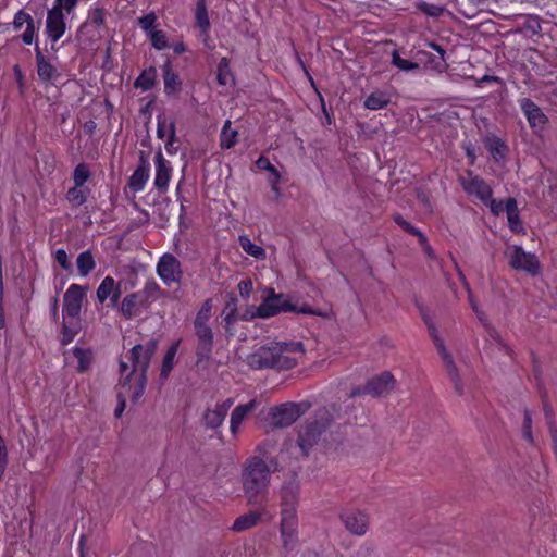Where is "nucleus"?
<instances>
[{"instance_id": "6", "label": "nucleus", "mask_w": 557, "mask_h": 557, "mask_svg": "<svg viewBox=\"0 0 557 557\" xmlns=\"http://www.w3.org/2000/svg\"><path fill=\"white\" fill-rule=\"evenodd\" d=\"M331 423L327 411H320L313 420H308L299 430L298 446L304 455H308L309 450L318 443L321 434Z\"/></svg>"}, {"instance_id": "60", "label": "nucleus", "mask_w": 557, "mask_h": 557, "mask_svg": "<svg viewBox=\"0 0 557 557\" xmlns=\"http://www.w3.org/2000/svg\"><path fill=\"white\" fill-rule=\"evenodd\" d=\"M509 226L512 231H519L521 227L520 221H519V213L515 215H507Z\"/></svg>"}, {"instance_id": "32", "label": "nucleus", "mask_w": 557, "mask_h": 557, "mask_svg": "<svg viewBox=\"0 0 557 557\" xmlns=\"http://www.w3.org/2000/svg\"><path fill=\"white\" fill-rule=\"evenodd\" d=\"M216 79L221 86H232L234 84V76L227 58H222L220 60L218 64Z\"/></svg>"}, {"instance_id": "23", "label": "nucleus", "mask_w": 557, "mask_h": 557, "mask_svg": "<svg viewBox=\"0 0 557 557\" xmlns=\"http://www.w3.org/2000/svg\"><path fill=\"white\" fill-rule=\"evenodd\" d=\"M148 178H149V164L141 157L140 164L132 174L129 182H128V186L135 193L141 191L144 189Z\"/></svg>"}, {"instance_id": "3", "label": "nucleus", "mask_w": 557, "mask_h": 557, "mask_svg": "<svg viewBox=\"0 0 557 557\" xmlns=\"http://www.w3.org/2000/svg\"><path fill=\"white\" fill-rule=\"evenodd\" d=\"M299 485L295 481L285 483L280 492V535L285 552L294 550L299 542L297 505Z\"/></svg>"}, {"instance_id": "19", "label": "nucleus", "mask_w": 557, "mask_h": 557, "mask_svg": "<svg viewBox=\"0 0 557 557\" xmlns=\"http://www.w3.org/2000/svg\"><path fill=\"white\" fill-rule=\"evenodd\" d=\"M395 385V379L391 372H383L366 383V391L373 397L388 395Z\"/></svg>"}, {"instance_id": "5", "label": "nucleus", "mask_w": 557, "mask_h": 557, "mask_svg": "<svg viewBox=\"0 0 557 557\" xmlns=\"http://www.w3.org/2000/svg\"><path fill=\"white\" fill-rule=\"evenodd\" d=\"M165 294L154 280H148L141 289L124 296L116 309L125 320H133Z\"/></svg>"}, {"instance_id": "26", "label": "nucleus", "mask_w": 557, "mask_h": 557, "mask_svg": "<svg viewBox=\"0 0 557 557\" xmlns=\"http://www.w3.org/2000/svg\"><path fill=\"white\" fill-rule=\"evenodd\" d=\"M391 103V95L385 90H375L364 100V107L369 110H380Z\"/></svg>"}, {"instance_id": "8", "label": "nucleus", "mask_w": 557, "mask_h": 557, "mask_svg": "<svg viewBox=\"0 0 557 557\" xmlns=\"http://www.w3.org/2000/svg\"><path fill=\"white\" fill-rule=\"evenodd\" d=\"M308 406L296 403H285L275 406L270 411L273 428L283 429L295 423L307 410Z\"/></svg>"}, {"instance_id": "20", "label": "nucleus", "mask_w": 557, "mask_h": 557, "mask_svg": "<svg viewBox=\"0 0 557 557\" xmlns=\"http://www.w3.org/2000/svg\"><path fill=\"white\" fill-rule=\"evenodd\" d=\"M156 164V177H154V187L164 193L168 190L169 182L171 178L172 166L168 160L163 157L161 150L156 153L154 157Z\"/></svg>"}, {"instance_id": "46", "label": "nucleus", "mask_w": 557, "mask_h": 557, "mask_svg": "<svg viewBox=\"0 0 557 557\" xmlns=\"http://www.w3.org/2000/svg\"><path fill=\"white\" fill-rule=\"evenodd\" d=\"M150 40H151L152 46L157 50H163V49L168 48V46H169L165 33L162 30L150 32Z\"/></svg>"}, {"instance_id": "18", "label": "nucleus", "mask_w": 557, "mask_h": 557, "mask_svg": "<svg viewBox=\"0 0 557 557\" xmlns=\"http://www.w3.org/2000/svg\"><path fill=\"white\" fill-rule=\"evenodd\" d=\"M454 263H455V268H456V270L458 272V275L460 277V281H461L462 285L465 286V288H466V290L468 293L469 302H470V306H471L473 312L475 313V315L478 317V319L482 323V325L485 327V330L487 331L488 335L493 339H495L497 342H500V337H499L497 331L490 324L485 313L482 310H480L476 301L474 300L472 292H471V288H470V285H469V283H468V281L466 278V276L463 275L462 271L459 269L457 262L454 261Z\"/></svg>"}, {"instance_id": "54", "label": "nucleus", "mask_w": 557, "mask_h": 557, "mask_svg": "<svg viewBox=\"0 0 557 557\" xmlns=\"http://www.w3.org/2000/svg\"><path fill=\"white\" fill-rule=\"evenodd\" d=\"M237 287H238V292H239L240 296L244 298H248L253 288L252 281L251 280H243L238 283Z\"/></svg>"}, {"instance_id": "33", "label": "nucleus", "mask_w": 557, "mask_h": 557, "mask_svg": "<svg viewBox=\"0 0 557 557\" xmlns=\"http://www.w3.org/2000/svg\"><path fill=\"white\" fill-rule=\"evenodd\" d=\"M164 90L166 92H175L180 89L181 82L178 76L172 71L170 62L162 66Z\"/></svg>"}, {"instance_id": "21", "label": "nucleus", "mask_w": 557, "mask_h": 557, "mask_svg": "<svg viewBox=\"0 0 557 557\" xmlns=\"http://www.w3.org/2000/svg\"><path fill=\"white\" fill-rule=\"evenodd\" d=\"M198 338L197 356L201 359L209 357L213 345V333L207 324L194 325Z\"/></svg>"}, {"instance_id": "14", "label": "nucleus", "mask_w": 557, "mask_h": 557, "mask_svg": "<svg viewBox=\"0 0 557 557\" xmlns=\"http://www.w3.org/2000/svg\"><path fill=\"white\" fill-rule=\"evenodd\" d=\"M345 530L355 536H363L369 530V516L361 510H348L339 515Z\"/></svg>"}, {"instance_id": "45", "label": "nucleus", "mask_w": 557, "mask_h": 557, "mask_svg": "<svg viewBox=\"0 0 557 557\" xmlns=\"http://www.w3.org/2000/svg\"><path fill=\"white\" fill-rule=\"evenodd\" d=\"M522 436L523 438L533 444V435H532V417L530 410H524V418L522 423Z\"/></svg>"}, {"instance_id": "11", "label": "nucleus", "mask_w": 557, "mask_h": 557, "mask_svg": "<svg viewBox=\"0 0 557 557\" xmlns=\"http://www.w3.org/2000/svg\"><path fill=\"white\" fill-rule=\"evenodd\" d=\"M88 287L71 284L63 297V318L77 319Z\"/></svg>"}, {"instance_id": "63", "label": "nucleus", "mask_w": 557, "mask_h": 557, "mask_svg": "<svg viewBox=\"0 0 557 557\" xmlns=\"http://www.w3.org/2000/svg\"><path fill=\"white\" fill-rule=\"evenodd\" d=\"M430 47L433 48L440 54L441 60L444 62L445 50L440 45H437L435 42H431Z\"/></svg>"}, {"instance_id": "57", "label": "nucleus", "mask_w": 557, "mask_h": 557, "mask_svg": "<svg viewBox=\"0 0 557 557\" xmlns=\"http://www.w3.org/2000/svg\"><path fill=\"white\" fill-rule=\"evenodd\" d=\"M157 136L160 139H165L169 137V123H166L165 119H158Z\"/></svg>"}, {"instance_id": "29", "label": "nucleus", "mask_w": 557, "mask_h": 557, "mask_svg": "<svg viewBox=\"0 0 557 557\" xmlns=\"http://www.w3.org/2000/svg\"><path fill=\"white\" fill-rule=\"evenodd\" d=\"M239 245L242 249L249 256L253 257L257 260H264L267 257V252L264 248L259 245L253 244L250 238L246 235H242L238 237Z\"/></svg>"}, {"instance_id": "42", "label": "nucleus", "mask_w": 557, "mask_h": 557, "mask_svg": "<svg viewBox=\"0 0 557 557\" xmlns=\"http://www.w3.org/2000/svg\"><path fill=\"white\" fill-rule=\"evenodd\" d=\"M392 64L404 72H410L419 69L418 63L403 59L397 50L392 52Z\"/></svg>"}, {"instance_id": "64", "label": "nucleus", "mask_w": 557, "mask_h": 557, "mask_svg": "<svg viewBox=\"0 0 557 557\" xmlns=\"http://www.w3.org/2000/svg\"><path fill=\"white\" fill-rule=\"evenodd\" d=\"M552 442H553V448L555 453H557V428H555V431H549Z\"/></svg>"}, {"instance_id": "41", "label": "nucleus", "mask_w": 557, "mask_h": 557, "mask_svg": "<svg viewBox=\"0 0 557 557\" xmlns=\"http://www.w3.org/2000/svg\"><path fill=\"white\" fill-rule=\"evenodd\" d=\"M486 148L495 160L504 158L507 149L505 144L497 137L488 138Z\"/></svg>"}, {"instance_id": "25", "label": "nucleus", "mask_w": 557, "mask_h": 557, "mask_svg": "<svg viewBox=\"0 0 557 557\" xmlns=\"http://www.w3.org/2000/svg\"><path fill=\"white\" fill-rule=\"evenodd\" d=\"M261 516L262 513L258 511H249L245 515H242L234 521L232 530L235 532H243L251 529L261 521Z\"/></svg>"}, {"instance_id": "34", "label": "nucleus", "mask_w": 557, "mask_h": 557, "mask_svg": "<svg viewBox=\"0 0 557 557\" xmlns=\"http://www.w3.org/2000/svg\"><path fill=\"white\" fill-rule=\"evenodd\" d=\"M157 70L154 67H149L136 78L134 86L136 88H140L143 90L151 89L156 84Z\"/></svg>"}, {"instance_id": "43", "label": "nucleus", "mask_w": 557, "mask_h": 557, "mask_svg": "<svg viewBox=\"0 0 557 557\" xmlns=\"http://www.w3.org/2000/svg\"><path fill=\"white\" fill-rule=\"evenodd\" d=\"M90 177V171L87 164L79 163L73 172L75 186L82 187Z\"/></svg>"}, {"instance_id": "38", "label": "nucleus", "mask_w": 557, "mask_h": 557, "mask_svg": "<svg viewBox=\"0 0 557 557\" xmlns=\"http://www.w3.org/2000/svg\"><path fill=\"white\" fill-rule=\"evenodd\" d=\"M73 354L78 362V367H77L78 372L87 371L91 363V360H92L91 351L76 347L73 350Z\"/></svg>"}, {"instance_id": "35", "label": "nucleus", "mask_w": 557, "mask_h": 557, "mask_svg": "<svg viewBox=\"0 0 557 557\" xmlns=\"http://www.w3.org/2000/svg\"><path fill=\"white\" fill-rule=\"evenodd\" d=\"M237 132L231 128V121H226L221 134L220 145L224 149H230L236 144Z\"/></svg>"}, {"instance_id": "59", "label": "nucleus", "mask_w": 557, "mask_h": 557, "mask_svg": "<svg viewBox=\"0 0 557 557\" xmlns=\"http://www.w3.org/2000/svg\"><path fill=\"white\" fill-rule=\"evenodd\" d=\"M492 211L493 214L499 215L504 211L505 205L502 201H496L492 197L490 198V201H487V205Z\"/></svg>"}, {"instance_id": "52", "label": "nucleus", "mask_w": 557, "mask_h": 557, "mask_svg": "<svg viewBox=\"0 0 557 557\" xmlns=\"http://www.w3.org/2000/svg\"><path fill=\"white\" fill-rule=\"evenodd\" d=\"M543 409L545 414L546 424L548 428V431H555L556 423H555V417L552 406H549L546 401H543Z\"/></svg>"}, {"instance_id": "15", "label": "nucleus", "mask_w": 557, "mask_h": 557, "mask_svg": "<svg viewBox=\"0 0 557 557\" xmlns=\"http://www.w3.org/2000/svg\"><path fill=\"white\" fill-rule=\"evenodd\" d=\"M519 106L529 126L535 133H540L545 129L548 124V117L533 100L530 98H521L519 100Z\"/></svg>"}, {"instance_id": "24", "label": "nucleus", "mask_w": 557, "mask_h": 557, "mask_svg": "<svg viewBox=\"0 0 557 557\" xmlns=\"http://www.w3.org/2000/svg\"><path fill=\"white\" fill-rule=\"evenodd\" d=\"M257 406L256 400H250L249 403L245 405H239L234 408L231 414V421H230V430L232 434H237L239 431L240 424L244 421V419L247 417L248 413H250Z\"/></svg>"}, {"instance_id": "12", "label": "nucleus", "mask_w": 557, "mask_h": 557, "mask_svg": "<svg viewBox=\"0 0 557 557\" xmlns=\"http://www.w3.org/2000/svg\"><path fill=\"white\" fill-rule=\"evenodd\" d=\"M509 264L512 269L530 274L540 272V262L535 255L525 252L520 246H512L508 251Z\"/></svg>"}, {"instance_id": "53", "label": "nucleus", "mask_w": 557, "mask_h": 557, "mask_svg": "<svg viewBox=\"0 0 557 557\" xmlns=\"http://www.w3.org/2000/svg\"><path fill=\"white\" fill-rule=\"evenodd\" d=\"M294 312L318 315V317H321L323 319H329L331 317V314L329 312H324V311H321V310H314V309H312L308 305H304L301 307H297L296 306V310Z\"/></svg>"}, {"instance_id": "58", "label": "nucleus", "mask_w": 557, "mask_h": 557, "mask_svg": "<svg viewBox=\"0 0 557 557\" xmlns=\"http://www.w3.org/2000/svg\"><path fill=\"white\" fill-rule=\"evenodd\" d=\"M507 215H515V214H518V206H517V201L516 199L513 198H507L506 201H505V207H504Z\"/></svg>"}, {"instance_id": "40", "label": "nucleus", "mask_w": 557, "mask_h": 557, "mask_svg": "<svg viewBox=\"0 0 557 557\" xmlns=\"http://www.w3.org/2000/svg\"><path fill=\"white\" fill-rule=\"evenodd\" d=\"M106 24V10L103 8H92L89 10L88 18L85 22V26L92 25L95 27H101Z\"/></svg>"}, {"instance_id": "50", "label": "nucleus", "mask_w": 557, "mask_h": 557, "mask_svg": "<svg viewBox=\"0 0 557 557\" xmlns=\"http://www.w3.org/2000/svg\"><path fill=\"white\" fill-rule=\"evenodd\" d=\"M176 141V134H175V124L174 122L169 123V137L165 140V150L168 153H175L176 147H174V143Z\"/></svg>"}, {"instance_id": "39", "label": "nucleus", "mask_w": 557, "mask_h": 557, "mask_svg": "<svg viewBox=\"0 0 557 557\" xmlns=\"http://www.w3.org/2000/svg\"><path fill=\"white\" fill-rule=\"evenodd\" d=\"M66 199L73 206L79 207L87 200V190L83 189L82 187L74 186L67 190Z\"/></svg>"}, {"instance_id": "13", "label": "nucleus", "mask_w": 557, "mask_h": 557, "mask_svg": "<svg viewBox=\"0 0 557 557\" xmlns=\"http://www.w3.org/2000/svg\"><path fill=\"white\" fill-rule=\"evenodd\" d=\"M122 295L121 282H116L112 276H106L97 288L96 297L99 304L107 305L109 308H116Z\"/></svg>"}, {"instance_id": "10", "label": "nucleus", "mask_w": 557, "mask_h": 557, "mask_svg": "<svg viewBox=\"0 0 557 557\" xmlns=\"http://www.w3.org/2000/svg\"><path fill=\"white\" fill-rule=\"evenodd\" d=\"M156 271L162 282L168 286L173 283H181L183 277L182 264L172 253H164L159 259Z\"/></svg>"}, {"instance_id": "2", "label": "nucleus", "mask_w": 557, "mask_h": 557, "mask_svg": "<svg viewBox=\"0 0 557 557\" xmlns=\"http://www.w3.org/2000/svg\"><path fill=\"white\" fill-rule=\"evenodd\" d=\"M304 354L305 348L301 342H271L250 354L247 357V363L255 370H288L297 364L298 357H302Z\"/></svg>"}, {"instance_id": "31", "label": "nucleus", "mask_w": 557, "mask_h": 557, "mask_svg": "<svg viewBox=\"0 0 557 557\" xmlns=\"http://www.w3.org/2000/svg\"><path fill=\"white\" fill-rule=\"evenodd\" d=\"M226 416L218 408H208L203 413V422L207 429H218L222 425Z\"/></svg>"}, {"instance_id": "51", "label": "nucleus", "mask_w": 557, "mask_h": 557, "mask_svg": "<svg viewBox=\"0 0 557 557\" xmlns=\"http://www.w3.org/2000/svg\"><path fill=\"white\" fill-rule=\"evenodd\" d=\"M157 21V16L153 12H150L138 18V24L145 32L150 30Z\"/></svg>"}, {"instance_id": "56", "label": "nucleus", "mask_w": 557, "mask_h": 557, "mask_svg": "<svg viewBox=\"0 0 557 557\" xmlns=\"http://www.w3.org/2000/svg\"><path fill=\"white\" fill-rule=\"evenodd\" d=\"M78 0H55L54 4L70 14L77 5Z\"/></svg>"}, {"instance_id": "9", "label": "nucleus", "mask_w": 557, "mask_h": 557, "mask_svg": "<svg viewBox=\"0 0 557 557\" xmlns=\"http://www.w3.org/2000/svg\"><path fill=\"white\" fill-rule=\"evenodd\" d=\"M268 297L256 308L251 314L252 318L258 317L267 319L276 315L280 312L295 311L296 306L293 305L283 294H275L274 289H268Z\"/></svg>"}, {"instance_id": "16", "label": "nucleus", "mask_w": 557, "mask_h": 557, "mask_svg": "<svg viewBox=\"0 0 557 557\" xmlns=\"http://www.w3.org/2000/svg\"><path fill=\"white\" fill-rule=\"evenodd\" d=\"M63 11V9L53 4L52 9L47 13L46 33L53 42H57L66 30Z\"/></svg>"}, {"instance_id": "48", "label": "nucleus", "mask_w": 557, "mask_h": 557, "mask_svg": "<svg viewBox=\"0 0 557 557\" xmlns=\"http://www.w3.org/2000/svg\"><path fill=\"white\" fill-rule=\"evenodd\" d=\"M256 165L260 170H265V171L270 172L272 175H274L275 180L278 181L280 173L275 169V166L272 165V163L270 162V160L268 158H265L263 156L259 157L258 160L256 161Z\"/></svg>"}, {"instance_id": "30", "label": "nucleus", "mask_w": 557, "mask_h": 557, "mask_svg": "<svg viewBox=\"0 0 557 557\" xmlns=\"http://www.w3.org/2000/svg\"><path fill=\"white\" fill-rule=\"evenodd\" d=\"M394 221L406 233L417 236L419 243L425 248L426 252L430 255L431 248L426 245V237L418 228H416L409 222H407L400 214H395Z\"/></svg>"}, {"instance_id": "22", "label": "nucleus", "mask_w": 557, "mask_h": 557, "mask_svg": "<svg viewBox=\"0 0 557 557\" xmlns=\"http://www.w3.org/2000/svg\"><path fill=\"white\" fill-rule=\"evenodd\" d=\"M37 74L41 82L52 83L59 76L54 65L44 55L38 45L35 47Z\"/></svg>"}, {"instance_id": "28", "label": "nucleus", "mask_w": 557, "mask_h": 557, "mask_svg": "<svg viewBox=\"0 0 557 557\" xmlns=\"http://www.w3.org/2000/svg\"><path fill=\"white\" fill-rule=\"evenodd\" d=\"M195 18L197 26L201 30V35L208 36V32L210 29V20L208 16L206 0H197Z\"/></svg>"}, {"instance_id": "7", "label": "nucleus", "mask_w": 557, "mask_h": 557, "mask_svg": "<svg viewBox=\"0 0 557 557\" xmlns=\"http://www.w3.org/2000/svg\"><path fill=\"white\" fill-rule=\"evenodd\" d=\"M426 326H428V331L436 346V349L444 362L445 370L447 372L450 383L454 386L455 392L458 395L462 396L465 394V386L461 381L457 366L454 362L453 356L446 349L444 341L440 337L437 329H436L435 324L433 323V321L430 322L429 324H426Z\"/></svg>"}, {"instance_id": "61", "label": "nucleus", "mask_w": 557, "mask_h": 557, "mask_svg": "<svg viewBox=\"0 0 557 557\" xmlns=\"http://www.w3.org/2000/svg\"><path fill=\"white\" fill-rule=\"evenodd\" d=\"M233 403L234 401L232 398H227L224 401L216 404L215 407H218L224 413V416H227L230 408L233 406Z\"/></svg>"}, {"instance_id": "47", "label": "nucleus", "mask_w": 557, "mask_h": 557, "mask_svg": "<svg viewBox=\"0 0 557 557\" xmlns=\"http://www.w3.org/2000/svg\"><path fill=\"white\" fill-rule=\"evenodd\" d=\"M28 23H34V18L32 17V15L25 12L24 10H18L14 15L12 25L15 30H18L22 28L24 24L28 26Z\"/></svg>"}, {"instance_id": "44", "label": "nucleus", "mask_w": 557, "mask_h": 557, "mask_svg": "<svg viewBox=\"0 0 557 557\" xmlns=\"http://www.w3.org/2000/svg\"><path fill=\"white\" fill-rule=\"evenodd\" d=\"M211 310H212V300L207 299L199 311L197 312V315L194 321V325H202L207 324L208 320L211 317Z\"/></svg>"}, {"instance_id": "49", "label": "nucleus", "mask_w": 557, "mask_h": 557, "mask_svg": "<svg viewBox=\"0 0 557 557\" xmlns=\"http://www.w3.org/2000/svg\"><path fill=\"white\" fill-rule=\"evenodd\" d=\"M54 259L63 270H65L67 272L72 271V263H71V261L67 257V253L64 249H58L54 252Z\"/></svg>"}, {"instance_id": "62", "label": "nucleus", "mask_w": 557, "mask_h": 557, "mask_svg": "<svg viewBox=\"0 0 557 557\" xmlns=\"http://www.w3.org/2000/svg\"><path fill=\"white\" fill-rule=\"evenodd\" d=\"M422 10L431 16H437L442 11L441 8L430 4H423Z\"/></svg>"}, {"instance_id": "37", "label": "nucleus", "mask_w": 557, "mask_h": 557, "mask_svg": "<svg viewBox=\"0 0 557 557\" xmlns=\"http://www.w3.org/2000/svg\"><path fill=\"white\" fill-rule=\"evenodd\" d=\"M177 346H178L177 343L172 345L168 349V351L163 358L162 367H161V374H160L162 379H166L169 376V373L173 369L174 358L177 352Z\"/></svg>"}, {"instance_id": "27", "label": "nucleus", "mask_w": 557, "mask_h": 557, "mask_svg": "<svg viewBox=\"0 0 557 557\" xmlns=\"http://www.w3.org/2000/svg\"><path fill=\"white\" fill-rule=\"evenodd\" d=\"M76 267L81 276L89 275L96 268L92 252L90 250L81 252L76 258Z\"/></svg>"}, {"instance_id": "17", "label": "nucleus", "mask_w": 557, "mask_h": 557, "mask_svg": "<svg viewBox=\"0 0 557 557\" xmlns=\"http://www.w3.org/2000/svg\"><path fill=\"white\" fill-rule=\"evenodd\" d=\"M463 190L470 195L479 198L484 205H487L492 197V188L480 176L469 174V177L461 180Z\"/></svg>"}, {"instance_id": "4", "label": "nucleus", "mask_w": 557, "mask_h": 557, "mask_svg": "<svg viewBox=\"0 0 557 557\" xmlns=\"http://www.w3.org/2000/svg\"><path fill=\"white\" fill-rule=\"evenodd\" d=\"M270 469L260 457H251L247 460L243 472L244 495L249 504H259L268 492L270 484Z\"/></svg>"}, {"instance_id": "1", "label": "nucleus", "mask_w": 557, "mask_h": 557, "mask_svg": "<svg viewBox=\"0 0 557 557\" xmlns=\"http://www.w3.org/2000/svg\"><path fill=\"white\" fill-rule=\"evenodd\" d=\"M158 348V342L150 339L145 344L135 345L123 358L119 366L117 407L114 416L120 418L126 407V397L137 403L145 393L147 371Z\"/></svg>"}, {"instance_id": "36", "label": "nucleus", "mask_w": 557, "mask_h": 557, "mask_svg": "<svg viewBox=\"0 0 557 557\" xmlns=\"http://www.w3.org/2000/svg\"><path fill=\"white\" fill-rule=\"evenodd\" d=\"M79 330V322L77 319H64L63 318V337L62 343L64 345L71 343L77 335Z\"/></svg>"}, {"instance_id": "55", "label": "nucleus", "mask_w": 557, "mask_h": 557, "mask_svg": "<svg viewBox=\"0 0 557 557\" xmlns=\"http://www.w3.org/2000/svg\"><path fill=\"white\" fill-rule=\"evenodd\" d=\"M35 37V22L28 23V26H26L25 32L22 34V41L25 45H32L34 42Z\"/></svg>"}]
</instances>
